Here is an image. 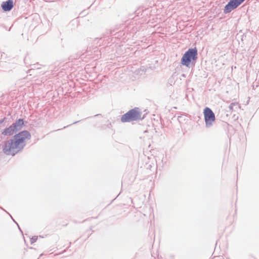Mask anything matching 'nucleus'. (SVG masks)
Listing matches in <instances>:
<instances>
[{
  "instance_id": "obj_21",
  "label": "nucleus",
  "mask_w": 259,
  "mask_h": 259,
  "mask_svg": "<svg viewBox=\"0 0 259 259\" xmlns=\"http://www.w3.org/2000/svg\"><path fill=\"white\" fill-rule=\"evenodd\" d=\"M97 39H98L97 38H96V39H95V41H96V40H97Z\"/></svg>"
},
{
  "instance_id": "obj_12",
  "label": "nucleus",
  "mask_w": 259,
  "mask_h": 259,
  "mask_svg": "<svg viewBox=\"0 0 259 259\" xmlns=\"http://www.w3.org/2000/svg\"><path fill=\"white\" fill-rule=\"evenodd\" d=\"M6 117L0 119V124L3 123L6 120Z\"/></svg>"
},
{
  "instance_id": "obj_16",
  "label": "nucleus",
  "mask_w": 259,
  "mask_h": 259,
  "mask_svg": "<svg viewBox=\"0 0 259 259\" xmlns=\"http://www.w3.org/2000/svg\"><path fill=\"white\" fill-rule=\"evenodd\" d=\"M1 26H2L3 28H4L5 29H7V27L6 26H5L4 25H0Z\"/></svg>"
},
{
  "instance_id": "obj_11",
  "label": "nucleus",
  "mask_w": 259,
  "mask_h": 259,
  "mask_svg": "<svg viewBox=\"0 0 259 259\" xmlns=\"http://www.w3.org/2000/svg\"><path fill=\"white\" fill-rule=\"evenodd\" d=\"M81 120H78V121H75V122H74L73 123H72V124H76V123H78V122H79L80 121H81ZM71 125V124H69V125H67V126H64L63 128H66V127H68V126Z\"/></svg>"
},
{
  "instance_id": "obj_22",
  "label": "nucleus",
  "mask_w": 259,
  "mask_h": 259,
  "mask_svg": "<svg viewBox=\"0 0 259 259\" xmlns=\"http://www.w3.org/2000/svg\"><path fill=\"white\" fill-rule=\"evenodd\" d=\"M97 39H98L97 38H96V39H95V41H96V40H97Z\"/></svg>"
},
{
  "instance_id": "obj_2",
  "label": "nucleus",
  "mask_w": 259,
  "mask_h": 259,
  "mask_svg": "<svg viewBox=\"0 0 259 259\" xmlns=\"http://www.w3.org/2000/svg\"><path fill=\"white\" fill-rule=\"evenodd\" d=\"M198 59V50L196 47L189 48L181 59L182 65L188 68L194 67Z\"/></svg>"
},
{
  "instance_id": "obj_4",
  "label": "nucleus",
  "mask_w": 259,
  "mask_h": 259,
  "mask_svg": "<svg viewBox=\"0 0 259 259\" xmlns=\"http://www.w3.org/2000/svg\"><path fill=\"white\" fill-rule=\"evenodd\" d=\"M204 120L206 127H209L215 121V115L212 110L209 107H206L203 110Z\"/></svg>"
},
{
  "instance_id": "obj_7",
  "label": "nucleus",
  "mask_w": 259,
  "mask_h": 259,
  "mask_svg": "<svg viewBox=\"0 0 259 259\" xmlns=\"http://www.w3.org/2000/svg\"><path fill=\"white\" fill-rule=\"evenodd\" d=\"M14 7L13 0H7L1 4V8L4 12H9Z\"/></svg>"
},
{
  "instance_id": "obj_20",
  "label": "nucleus",
  "mask_w": 259,
  "mask_h": 259,
  "mask_svg": "<svg viewBox=\"0 0 259 259\" xmlns=\"http://www.w3.org/2000/svg\"><path fill=\"white\" fill-rule=\"evenodd\" d=\"M0 208H1V209H2L3 210H4L5 211L7 212L5 210H4V209L2 207H1V206H0Z\"/></svg>"
},
{
  "instance_id": "obj_5",
  "label": "nucleus",
  "mask_w": 259,
  "mask_h": 259,
  "mask_svg": "<svg viewBox=\"0 0 259 259\" xmlns=\"http://www.w3.org/2000/svg\"><path fill=\"white\" fill-rule=\"evenodd\" d=\"M245 0H230L226 5L224 9V13L225 14L230 13L232 11L236 9Z\"/></svg>"
},
{
  "instance_id": "obj_17",
  "label": "nucleus",
  "mask_w": 259,
  "mask_h": 259,
  "mask_svg": "<svg viewBox=\"0 0 259 259\" xmlns=\"http://www.w3.org/2000/svg\"><path fill=\"white\" fill-rule=\"evenodd\" d=\"M94 116H102L101 114H97L95 115Z\"/></svg>"
},
{
  "instance_id": "obj_8",
  "label": "nucleus",
  "mask_w": 259,
  "mask_h": 259,
  "mask_svg": "<svg viewBox=\"0 0 259 259\" xmlns=\"http://www.w3.org/2000/svg\"><path fill=\"white\" fill-rule=\"evenodd\" d=\"M2 135L5 136H13L14 134H17L12 125H10L9 127H7L5 128L1 131Z\"/></svg>"
},
{
  "instance_id": "obj_18",
  "label": "nucleus",
  "mask_w": 259,
  "mask_h": 259,
  "mask_svg": "<svg viewBox=\"0 0 259 259\" xmlns=\"http://www.w3.org/2000/svg\"><path fill=\"white\" fill-rule=\"evenodd\" d=\"M17 226L18 227V228H19V230H20V231H21L22 233V231L21 228H20L19 226L18 225Z\"/></svg>"
},
{
  "instance_id": "obj_19",
  "label": "nucleus",
  "mask_w": 259,
  "mask_h": 259,
  "mask_svg": "<svg viewBox=\"0 0 259 259\" xmlns=\"http://www.w3.org/2000/svg\"><path fill=\"white\" fill-rule=\"evenodd\" d=\"M90 117H92V116H91V117H88L85 118L84 119H88V118H90Z\"/></svg>"
},
{
  "instance_id": "obj_3",
  "label": "nucleus",
  "mask_w": 259,
  "mask_h": 259,
  "mask_svg": "<svg viewBox=\"0 0 259 259\" xmlns=\"http://www.w3.org/2000/svg\"><path fill=\"white\" fill-rule=\"evenodd\" d=\"M141 115L140 109L138 107H135L123 114L121 117V121L122 122H130L143 119L144 117L141 118Z\"/></svg>"
},
{
  "instance_id": "obj_13",
  "label": "nucleus",
  "mask_w": 259,
  "mask_h": 259,
  "mask_svg": "<svg viewBox=\"0 0 259 259\" xmlns=\"http://www.w3.org/2000/svg\"><path fill=\"white\" fill-rule=\"evenodd\" d=\"M8 214H9V215L10 216V217L12 218V219L13 220V221H14V222H15L17 226H18V224L15 221V220L13 218V217H12V215L9 213L7 211L6 212Z\"/></svg>"
},
{
  "instance_id": "obj_15",
  "label": "nucleus",
  "mask_w": 259,
  "mask_h": 259,
  "mask_svg": "<svg viewBox=\"0 0 259 259\" xmlns=\"http://www.w3.org/2000/svg\"><path fill=\"white\" fill-rule=\"evenodd\" d=\"M140 13V12H138V10H137L136 12H135V13L136 14V15L137 16H139V13Z\"/></svg>"
},
{
  "instance_id": "obj_10",
  "label": "nucleus",
  "mask_w": 259,
  "mask_h": 259,
  "mask_svg": "<svg viewBox=\"0 0 259 259\" xmlns=\"http://www.w3.org/2000/svg\"><path fill=\"white\" fill-rule=\"evenodd\" d=\"M238 105V104L237 103H232L228 107L229 109H230V110H233V107L234 106H237Z\"/></svg>"
},
{
  "instance_id": "obj_14",
  "label": "nucleus",
  "mask_w": 259,
  "mask_h": 259,
  "mask_svg": "<svg viewBox=\"0 0 259 259\" xmlns=\"http://www.w3.org/2000/svg\"><path fill=\"white\" fill-rule=\"evenodd\" d=\"M92 53V52H91V51H90V50L89 51V50H88L87 51V52H86V54H87L86 56L91 55V53Z\"/></svg>"
},
{
  "instance_id": "obj_9",
  "label": "nucleus",
  "mask_w": 259,
  "mask_h": 259,
  "mask_svg": "<svg viewBox=\"0 0 259 259\" xmlns=\"http://www.w3.org/2000/svg\"><path fill=\"white\" fill-rule=\"evenodd\" d=\"M38 237L36 236H33L30 238V243L33 244L37 240Z\"/></svg>"
},
{
  "instance_id": "obj_6",
  "label": "nucleus",
  "mask_w": 259,
  "mask_h": 259,
  "mask_svg": "<svg viewBox=\"0 0 259 259\" xmlns=\"http://www.w3.org/2000/svg\"><path fill=\"white\" fill-rule=\"evenodd\" d=\"M27 123V121L25 120L23 118H20L17 119L11 125L16 133H17L21 131Z\"/></svg>"
},
{
  "instance_id": "obj_1",
  "label": "nucleus",
  "mask_w": 259,
  "mask_h": 259,
  "mask_svg": "<svg viewBox=\"0 0 259 259\" xmlns=\"http://www.w3.org/2000/svg\"><path fill=\"white\" fill-rule=\"evenodd\" d=\"M31 138L30 133L27 130H23L16 134L3 145V151L7 155L15 156L21 151L26 146V140Z\"/></svg>"
}]
</instances>
